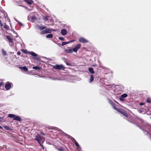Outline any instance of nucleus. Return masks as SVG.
I'll list each match as a JSON object with an SVG mask.
<instances>
[{
  "instance_id": "f257e3e1",
  "label": "nucleus",
  "mask_w": 151,
  "mask_h": 151,
  "mask_svg": "<svg viewBox=\"0 0 151 151\" xmlns=\"http://www.w3.org/2000/svg\"><path fill=\"white\" fill-rule=\"evenodd\" d=\"M143 128L142 130L145 132V134L149 136L151 140V133L149 131L150 128V126L147 124H143Z\"/></svg>"
},
{
  "instance_id": "f03ea898",
  "label": "nucleus",
  "mask_w": 151,
  "mask_h": 151,
  "mask_svg": "<svg viewBox=\"0 0 151 151\" xmlns=\"http://www.w3.org/2000/svg\"><path fill=\"white\" fill-rule=\"evenodd\" d=\"M36 13H37L35 12L32 13L31 14L28 16V18L29 19L31 18L32 20V22H34L36 19V17L34 15H32V14H34V15L35 14H36Z\"/></svg>"
},
{
  "instance_id": "7ed1b4c3",
  "label": "nucleus",
  "mask_w": 151,
  "mask_h": 151,
  "mask_svg": "<svg viewBox=\"0 0 151 151\" xmlns=\"http://www.w3.org/2000/svg\"><path fill=\"white\" fill-rule=\"evenodd\" d=\"M41 139V137L39 134H37L35 136L34 140L37 141L41 146H42V145L40 142Z\"/></svg>"
},
{
  "instance_id": "20e7f679",
  "label": "nucleus",
  "mask_w": 151,
  "mask_h": 151,
  "mask_svg": "<svg viewBox=\"0 0 151 151\" xmlns=\"http://www.w3.org/2000/svg\"><path fill=\"white\" fill-rule=\"evenodd\" d=\"M54 68L56 69L61 70L62 69H63L65 68L63 65H56L54 67Z\"/></svg>"
},
{
  "instance_id": "39448f33",
  "label": "nucleus",
  "mask_w": 151,
  "mask_h": 151,
  "mask_svg": "<svg viewBox=\"0 0 151 151\" xmlns=\"http://www.w3.org/2000/svg\"><path fill=\"white\" fill-rule=\"evenodd\" d=\"M12 85V83L9 82H7L5 85V88L7 90H9L11 87Z\"/></svg>"
},
{
  "instance_id": "423d86ee",
  "label": "nucleus",
  "mask_w": 151,
  "mask_h": 151,
  "mask_svg": "<svg viewBox=\"0 0 151 151\" xmlns=\"http://www.w3.org/2000/svg\"><path fill=\"white\" fill-rule=\"evenodd\" d=\"M51 30L50 29H46L45 30H43L42 31L40 32L41 34H44L47 33H51Z\"/></svg>"
},
{
  "instance_id": "0eeeda50",
  "label": "nucleus",
  "mask_w": 151,
  "mask_h": 151,
  "mask_svg": "<svg viewBox=\"0 0 151 151\" xmlns=\"http://www.w3.org/2000/svg\"><path fill=\"white\" fill-rule=\"evenodd\" d=\"M81 47V44H77L74 48H73V52H76Z\"/></svg>"
},
{
  "instance_id": "6e6552de",
  "label": "nucleus",
  "mask_w": 151,
  "mask_h": 151,
  "mask_svg": "<svg viewBox=\"0 0 151 151\" xmlns=\"http://www.w3.org/2000/svg\"><path fill=\"white\" fill-rule=\"evenodd\" d=\"M79 41L82 43H87L88 41L83 37H81L79 39Z\"/></svg>"
},
{
  "instance_id": "1a4fd4ad",
  "label": "nucleus",
  "mask_w": 151,
  "mask_h": 151,
  "mask_svg": "<svg viewBox=\"0 0 151 151\" xmlns=\"http://www.w3.org/2000/svg\"><path fill=\"white\" fill-rule=\"evenodd\" d=\"M6 39H7L9 40V42L11 43V44L9 43L10 45H11L13 43V39L12 38H11L10 36L8 35H7L6 36Z\"/></svg>"
},
{
  "instance_id": "9d476101",
  "label": "nucleus",
  "mask_w": 151,
  "mask_h": 151,
  "mask_svg": "<svg viewBox=\"0 0 151 151\" xmlns=\"http://www.w3.org/2000/svg\"><path fill=\"white\" fill-rule=\"evenodd\" d=\"M73 143L75 144L78 148V151H81V147L76 141H75Z\"/></svg>"
},
{
  "instance_id": "9b49d317",
  "label": "nucleus",
  "mask_w": 151,
  "mask_h": 151,
  "mask_svg": "<svg viewBox=\"0 0 151 151\" xmlns=\"http://www.w3.org/2000/svg\"><path fill=\"white\" fill-rule=\"evenodd\" d=\"M64 134L65 136H67L68 138H69L72 141V142H73V143L75 141H76L75 140V139L73 137H72L68 135L67 134L64 133Z\"/></svg>"
},
{
  "instance_id": "f8f14e48",
  "label": "nucleus",
  "mask_w": 151,
  "mask_h": 151,
  "mask_svg": "<svg viewBox=\"0 0 151 151\" xmlns=\"http://www.w3.org/2000/svg\"><path fill=\"white\" fill-rule=\"evenodd\" d=\"M64 134L65 136H67L68 138H69L72 141V142H73V143L75 141H76L75 140V139L73 137H72L68 135L67 134L64 133Z\"/></svg>"
},
{
  "instance_id": "ddd939ff",
  "label": "nucleus",
  "mask_w": 151,
  "mask_h": 151,
  "mask_svg": "<svg viewBox=\"0 0 151 151\" xmlns=\"http://www.w3.org/2000/svg\"><path fill=\"white\" fill-rule=\"evenodd\" d=\"M60 33L63 35L65 36L67 34V32L65 29H61Z\"/></svg>"
},
{
  "instance_id": "4468645a",
  "label": "nucleus",
  "mask_w": 151,
  "mask_h": 151,
  "mask_svg": "<svg viewBox=\"0 0 151 151\" xmlns=\"http://www.w3.org/2000/svg\"><path fill=\"white\" fill-rule=\"evenodd\" d=\"M14 120L20 122L21 121V118L19 116H14V118L13 119Z\"/></svg>"
},
{
  "instance_id": "2eb2a0df",
  "label": "nucleus",
  "mask_w": 151,
  "mask_h": 151,
  "mask_svg": "<svg viewBox=\"0 0 151 151\" xmlns=\"http://www.w3.org/2000/svg\"><path fill=\"white\" fill-rule=\"evenodd\" d=\"M64 52L68 53H70L73 52V49H69L65 50H64Z\"/></svg>"
},
{
  "instance_id": "dca6fc26",
  "label": "nucleus",
  "mask_w": 151,
  "mask_h": 151,
  "mask_svg": "<svg viewBox=\"0 0 151 151\" xmlns=\"http://www.w3.org/2000/svg\"><path fill=\"white\" fill-rule=\"evenodd\" d=\"M64 61L66 64L68 66H71V64L69 62V60L66 59H65Z\"/></svg>"
},
{
  "instance_id": "f3484780",
  "label": "nucleus",
  "mask_w": 151,
  "mask_h": 151,
  "mask_svg": "<svg viewBox=\"0 0 151 151\" xmlns=\"http://www.w3.org/2000/svg\"><path fill=\"white\" fill-rule=\"evenodd\" d=\"M28 53L31 55H32V56H34L35 57H36L37 56V54H36L34 52L32 51L31 52H28Z\"/></svg>"
},
{
  "instance_id": "a211bd4d",
  "label": "nucleus",
  "mask_w": 151,
  "mask_h": 151,
  "mask_svg": "<svg viewBox=\"0 0 151 151\" xmlns=\"http://www.w3.org/2000/svg\"><path fill=\"white\" fill-rule=\"evenodd\" d=\"M89 71L91 74H94V71L93 70V69L92 68L90 67L88 68Z\"/></svg>"
},
{
  "instance_id": "6ab92c4d",
  "label": "nucleus",
  "mask_w": 151,
  "mask_h": 151,
  "mask_svg": "<svg viewBox=\"0 0 151 151\" xmlns=\"http://www.w3.org/2000/svg\"><path fill=\"white\" fill-rule=\"evenodd\" d=\"M19 68L22 70H23L25 71H27L28 70V68L25 66L23 67H19Z\"/></svg>"
},
{
  "instance_id": "aec40b11",
  "label": "nucleus",
  "mask_w": 151,
  "mask_h": 151,
  "mask_svg": "<svg viewBox=\"0 0 151 151\" xmlns=\"http://www.w3.org/2000/svg\"><path fill=\"white\" fill-rule=\"evenodd\" d=\"M38 28L40 30H43L44 29H45V28H46V27L44 26H40L38 25Z\"/></svg>"
},
{
  "instance_id": "412c9836",
  "label": "nucleus",
  "mask_w": 151,
  "mask_h": 151,
  "mask_svg": "<svg viewBox=\"0 0 151 151\" xmlns=\"http://www.w3.org/2000/svg\"><path fill=\"white\" fill-rule=\"evenodd\" d=\"M112 106L113 108L115 110H116V111H119V108H116V107L114 103H113L112 105H111Z\"/></svg>"
},
{
  "instance_id": "4be33fe9",
  "label": "nucleus",
  "mask_w": 151,
  "mask_h": 151,
  "mask_svg": "<svg viewBox=\"0 0 151 151\" xmlns=\"http://www.w3.org/2000/svg\"><path fill=\"white\" fill-rule=\"evenodd\" d=\"M112 106L113 108L115 110H116V111H119V108H116V107L114 103H113L112 105H111Z\"/></svg>"
},
{
  "instance_id": "5701e85b",
  "label": "nucleus",
  "mask_w": 151,
  "mask_h": 151,
  "mask_svg": "<svg viewBox=\"0 0 151 151\" xmlns=\"http://www.w3.org/2000/svg\"><path fill=\"white\" fill-rule=\"evenodd\" d=\"M93 79L94 78L93 76L92 75H91L90 76V79L89 80V82L90 83L92 82L93 81Z\"/></svg>"
},
{
  "instance_id": "b1692460",
  "label": "nucleus",
  "mask_w": 151,
  "mask_h": 151,
  "mask_svg": "<svg viewBox=\"0 0 151 151\" xmlns=\"http://www.w3.org/2000/svg\"><path fill=\"white\" fill-rule=\"evenodd\" d=\"M24 1L29 5L31 4L32 2H33L31 0H24Z\"/></svg>"
},
{
  "instance_id": "393cba45",
  "label": "nucleus",
  "mask_w": 151,
  "mask_h": 151,
  "mask_svg": "<svg viewBox=\"0 0 151 151\" xmlns=\"http://www.w3.org/2000/svg\"><path fill=\"white\" fill-rule=\"evenodd\" d=\"M52 37L53 35L51 34H48L46 36V37L47 38H52Z\"/></svg>"
},
{
  "instance_id": "a878e982",
  "label": "nucleus",
  "mask_w": 151,
  "mask_h": 151,
  "mask_svg": "<svg viewBox=\"0 0 151 151\" xmlns=\"http://www.w3.org/2000/svg\"><path fill=\"white\" fill-rule=\"evenodd\" d=\"M14 116H15V115L13 114H9L8 115V117L11 118H13V119L14 118Z\"/></svg>"
},
{
  "instance_id": "bb28decb",
  "label": "nucleus",
  "mask_w": 151,
  "mask_h": 151,
  "mask_svg": "<svg viewBox=\"0 0 151 151\" xmlns=\"http://www.w3.org/2000/svg\"><path fill=\"white\" fill-rule=\"evenodd\" d=\"M3 127L6 130H10L11 129L7 126L5 125L3 126Z\"/></svg>"
},
{
  "instance_id": "cd10ccee",
  "label": "nucleus",
  "mask_w": 151,
  "mask_h": 151,
  "mask_svg": "<svg viewBox=\"0 0 151 151\" xmlns=\"http://www.w3.org/2000/svg\"><path fill=\"white\" fill-rule=\"evenodd\" d=\"M70 42H62V45L64 46L66 44H68Z\"/></svg>"
},
{
  "instance_id": "c85d7f7f",
  "label": "nucleus",
  "mask_w": 151,
  "mask_h": 151,
  "mask_svg": "<svg viewBox=\"0 0 151 151\" xmlns=\"http://www.w3.org/2000/svg\"><path fill=\"white\" fill-rule=\"evenodd\" d=\"M32 68L33 69H35V70H40V68L37 66H35L33 67H32Z\"/></svg>"
},
{
  "instance_id": "c756f323",
  "label": "nucleus",
  "mask_w": 151,
  "mask_h": 151,
  "mask_svg": "<svg viewBox=\"0 0 151 151\" xmlns=\"http://www.w3.org/2000/svg\"><path fill=\"white\" fill-rule=\"evenodd\" d=\"M127 95L126 93H124L121 96L124 98H126L127 96Z\"/></svg>"
},
{
  "instance_id": "7c9ffc66",
  "label": "nucleus",
  "mask_w": 151,
  "mask_h": 151,
  "mask_svg": "<svg viewBox=\"0 0 151 151\" xmlns=\"http://www.w3.org/2000/svg\"><path fill=\"white\" fill-rule=\"evenodd\" d=\"M43 19L45 21H46L47 20H48L47 16H45L43 18Z\"/></svg>"
},
{
  "instance_id": "2f4dec72",
  "label": "nucleus",
  "mask_w": 151,
  "mask_h": 151,
  "mask_svg": "<svg viewBox=\"0 0 151 151\" xmlns=\"http://www.w3.org/2000/svg\"><path fill=\"white\" fill-rule=\"evenodd\" d=\"M2 51L3 55H6V53L5 51H4L3 50H2Z\"/></svg>"
},
{
  "instance_id": "473e14b6",
  "label": "nucleus",
  "mask_w": 151,
  "mask_h": 151,
  "mask_svg": "<svg viewBox=\"0 0 151 151\" xmlns=\"http://www.w3.org/2000/svg\"><path fill=\"white\" fill-rule=\"evenodd\" d=\"M3 27L6 29H8L9 27L7 25L5 24L4 26Z\"/></svg>"
},
{
  "instance_id": "72a5a7b5",
  "label": "nucleus",
  "mask_w": 151,
  "mask_h": 151,
  "mask_svg": "<svg viewBox=\"0 0 151 151\" xmlns=\"http://www.w3.org/2000/svg\"><path fill=\"white\" fill-rule=\"evenodd\" d=\"M119 99L121 101H124V98L122 97L121 96H120V98H119Z\"/></svg>"
},
{
  "instance_id": "f704fd0d",
  "label": "nucleus",
  "mask_w": 151,
  "mask_h": 151,
  "mask_svg": "<svg viewBox=\"0 0 151 151\" xmlns=\"http://www.w3.org/2000/svg\"><path fill=\"white\" fill-rule=\"evenodd\" d=\"M119 111H118L119 112H120V113H121V114H124V112H125L124 111L122 110H121L120 109H119Z\"/></svg>"
},
{
  "instance_id": "c9c22d12",
  "label": "nucleus",
  "mask_w": 151,
  "mask_h": 151,
  "mask_svg": "<svg viewBox=\"0 0 151 151\" xmlns=\"http://www.w3.org/2000/svg\"><path fill=\"white\" fill-rule=\"evenodd\" d=\"M147 103H150L151 102V99L150 98H148L147 100Z\"/></svg>"
},
{
  "instance_id": "e433bc0d",
  "label": "nucleus",
  "mask_w": 151,
  "mask_h": 151,
  "mask_svg": "<svg viewBox=\"0 0 151 151\" xmlns=\"http://www.w3.org/2000/svg\"><path fill=\"white\" fill-rule=\"evenodd\" d=\"M58 39L60 40L61 41H63L64 40V39L63 37H58Z\"/></svg>"
},
{
  "instance_id": "4c0bfd02",
  "label": "nucleus",
  "mask_w": 151,
  "mask_h": 151,
  "mask_svg": "<svg viewBox=\"0 0 151 151\" xmlns=\"http://www.w3.org/2000/svg\"><path fill=\"white\" fill-rule=\"evenodd\" d=\"M109 103L111 104V105H112L114 103L110 100H109Z\"/></svg>"
},
{
  "instance_id": "58836bf2",
  "label": "nucleus",
  "mask_w": 151,
  "mask_h": 151,
  "mask_svg": "<svg viewBox=\"0 0 151 151\" xmlns=\"http://www.w3.org/2000/svg\"><path fill=\"white\" fill-rule=\"evenodd\" d=\"M106 86L108 87V88H111L112 86V85H110V84H108L106 85Z\"/></svg>"
},
{
  "instance_id": "ea45409f",
  "label": "nucleus",
  "mask_w": 151,
  "mask_h": 151,
  "mask_svg": "<svg viewBox=\"0 0 151 151\" xmlns=\"http://www.w3.org/2000/svg\"><path fill=\"white\" fill-rule=\"evenodd\" d=\"M122 114L124 115V116H125L126 117H127L128 116V114L125 112H124V114Z\"/></svg>"
},
{
  "instance_id": "a19ab883",
  "label": "nucleus",
  "mask_w": 151,
  "mask_h": 151,
  "mask_svg": "<svg viewBox=\"0 0 151 151\" xmlns=\"http://www.w3.org/2000/svg\"><path fill=\"white\" fill-rule=\"evenodd\" d=\"M25 9L28 11H30V10H32V8L30 9L28 8L27 7H26L25 6Z\"/></svg>"
},
{
  "instance_id": "79ce46f5",
  "label": "nucleus",
  "mask_w": 151,
  "mask_h": 151,
  "mask_svg": "<svg viewBox=\"0 0 151 151\" xmlns=\"http://www.w3.org/2000/svg\"><path fill=\"white\" fill-rule=\"evenodd\" d=\"M57 149L59 151H63V150L62 148H60V149L57 148Z\"/></svg>"
},
{
  "instance_id": "37998d69",
  "label": "nucleus",
  "mask_w": 151,
  "mask_h": 151,
  "mask_svg": "<svg viewBox=\"0 0 151 151\" xmlns=\"http://www.w3.org/2000/svg\"><path fill=\"white\" fill-rule=\"evenodd\" d=\"M145 104V103L143 102L140 103L139 104V105L140 106H143Z\"/></svg>"
},
{
  "instance_id": "c03bdc74",
  "label": "nucleus",
  "mask_w": 151,
  "mask_h": 151,
  "mask_svg": "<svg viewBox=\"0 0 151 151\" xmlns=\"http://www.w3.org/2000/svg\"><path fill=\"white\" fill-rule=\"evenodd\" d=\"M0 25L1 27H2L3 26V24H2L1 20H0Z\"/></svg>"
},
{
  "instance_id": "a18cd8bd",
  "label": "nucleus",
  "mask_w": 151,
  "mask_h": 151,
  "mask_svg": "<svg viewBox=\"0 0 151 151\" xmlns=\"http://www.w3.org/2000/svg\"><path fill=\"white\" fill-rule=\"evenodd\" d=\"M18 22V23L21 25L23 26L22 24L20 22H19V21H18L17 20H16Z\"/></svg>"
},
{
  "instance_id": "49530a36",
  "label": "nucleus",
  "mask_w": 151,
  "mask_h": 151,
  "mask_svg": "<svg viewBox=\"0 0 151 151\" xmlns=\"http://www.w3.org/2000/svg\"><path fill=\"white\" fill-rule=\"evenodd\" d=\"M4 83L3 82H1L0 83V87L3 85Z\"/></svg>"
},
{
  "instance_id": "de8ad7c7",
  "label": "nucleus",
  "mask_w": 151,
  "mask_h": 151,
  "mask_svg": "<svg viewBox=\"0 0 151 151\" xmlns=\"http://www.w3.org/2000/svg\"><path fill=\"white\" fill-rule=\"evenodd\" d=\"M17 54L18 55H20L21 54V52L19 51H18L17 52Z\"/></svg>"
},
{
  "instance_id": "09e8293b",
  "label": "nucleus",
  "mask_w": 151,
  "mask_h": 151,
  "mask_svg": "<svg viewBox=\"0 0 151 151\" xmlns=\"http://www.w3.org/2000/svg\"><path fill=\"white\" fill-rule=\"evenodd\" d=\"M142 111H142L141 110H139L138 111L140 113H141L142 112Z\"/></svg>"
},
{
  "instance_id": "8fccbe9b",
  "label": "nucleus",
  "mask_w": 151,
  "mask_h": 151,
  "mask_svg": "<svg viewBox=\"0 0 151 151\" xmlns=\"http://www.w3.org/2000/svg\"><path fill=\"white\" fill-rule=\"evenodd\" d=\"M41 134H42L43 135H44V136L45 135V134L43 132H42Z\"/></svg>"
},
{
  "instance_id": "3c124183",
  "label": "nucleus",
  "mask_w": 151,
  "mask_h": 151,
  "mask_svg": "<svg viewBox=\"0 0 151 151\" xmlns=\"http://www.w3.org/2000/svg\"><path fill=\"white\" fill-rule=\"evenodd\" d=\"M74 41V40H71L69 42H73Z\"/></svg>"
},
{
  "instance_id": "603ef678",
  "label": "nucleus",
  "mask_w": 151,
  "mask_h": 151,
  "mask_svg": "<svg viewBox=\"0 0 151 151\" xmlns=\"http://www.w3.org/2000/svg\"><path fill=\"white\" fill-rule=\"evenodd\" d=\"M54 80H58L59 79H57V78H55L54 79H53Z\"/></svg>"
},
{
  "instance_id": "864d4df0",
  "label": "nucleus",
  "mask_w": 151,
  "mask_h": 151,
  "mask_svg": "<svg viewBox=\"0 0 151 151\" xmlns=\"http://www.w3.org/2000/svg\"><path fill=\"white\" fill-rule=\"evenodd\" d=\"M0 129H2V127L0 125Z\"/></svg>"
},
{
  "instance_id": "5fc2aeb1",
  "label": "nucleus",
  "mask_w": 151,
  "mask_h": 151,
  "mask_svg": "<svg viewBox=\"0 0 151 151\" xmlns=\"http://www.w3.org/2000/svg\"><path fill=\"white\" fill-rule=\"evenodd\" d=\"M41 146L42 147V149H44V148H43V146H42H42Z\"/></svg>"
},
{
  "instance_id": "6e6d98bb",
  "label": "nucleus",
  "mask_w": 151,
  "mask_h": 151,
  "mask_svg": "<svg viewBox=\"0 0 151 151\" xmlns=\"http://www.w3.org/2000/svg\"><path fill=\"white\" fill-rule=\"evenodd\" d=\"M96 65H93V67H95V66Z\"/></svg>"
},
{
  "instance_id": "4d7b16f0",
  "label": "nucleus",
  "mask_w": 151,
  "mask_h": 151,
  "mask_svg": "<svg viewBox=\"0 0 151 151\" xmlns=\"http://www.w3.org/2000/svg\"><path fill=\"white\" fill-rule=\"evenodd\" d=\"M13 32H14V33H16V32H15V31H14Z\"/></svg>"
},
{
  "instance_id": "13d9d810",
  "label": "nucleus",
  "mask_w": 151,
  "mask_h": 151,
  "mask_svg": "<svg viewBox=\"0 0 151 151\" xmlns=\"http://www.w3.org/2000/svg\"><path fill=\"white\" fill-rule=\"evenodd\" d=\"M147 114L148 115H150V114H147Z\"/></svg>"
},
{
  "instance_id": "bf43d9fd",
  "label": "nucleus",
  "mask_w": 151,
  "mask_h": 151,
  "mask_svg": "<svg viewBox=\"0 0 151 151\" xmlns=\"http://www.w3.org/2000/svg\"><path fill=\"white\" fill-rule=\"evenodd\" d=\"M53 31L55 32V31H56V30H53Z\"/></svg>"
},
{
  "instance_id": "052dcab7",
  "label": "nucleus",
  "mask_w": 151,
  "mask_h": 151,
  "mask_svg": "<svg viewBox=\"0 0 151 151\" xmlns=\"http://www.w3.org/2000/svg\"><path fill=\"white\" fill-rule=\"evenodd\" d=\"M150 114L151 115V113H150ZM150 118L151 119V116L150 117Z\"/></svg>"
}]
</instances>
